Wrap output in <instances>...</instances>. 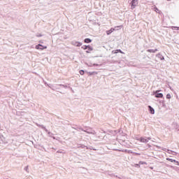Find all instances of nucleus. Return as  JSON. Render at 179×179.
Masks as SVG:
<instances>
[{
  "label": "nucleus",
  "mask_w": 179,
  "mask_h": 179,
  "mask_svg": "<svg viewBox=\"0 0 179 179\" xmlns=\"http://www.w3.org/2000/svg\"><path fill=\"white\" fill-rule=\"evenodd\" d=\"M90 46V45H84L81 46V48H82V50H87Z\"/></svg>",
  "instance_id": "5701e85b"
},
{
  "label": "nucleus",
  "mask_w": 179,
  "mask_h": 179,
  "mask_svg": "<svg viewBox=\"0 0 179 179\" xmlns=\"http://www.w3.org/2000/svg\"><path fill=\"white\" fill-rule=\"evenodd\" d=\"M92 51H93V48L92 47V45H90V46H88V48L87 49L85 52L87 54H90V52H92Z\"/></svg>",
  "instance_id": "a211bd4d"
},
{
  "label": "nucleus",
  "mask_w": 179,
  "mask_h": 179,
  "mask_svg": "<svg viewBox=\"0 0 179 179\" xmlns=\"http://www.w3.org/2000/svg\"><path fill=\"white\" fill-rule=\"evenodd\" d=\"M125 54L121 49H116L112 51V54Z\"/></svg>",
  "instance_id": "f8f14e48"
},
{
  "label": "nucleus",
  "mask_w": 179,
  "mask_h": 179,
  "mask_svg": "<svg viewBox=\"0 0 179 179\" xmlns=\"http://www.w3.org/2000/svg\"><path fill=\"white\" fill-rule=\"evenodd\" d=\"M151 139L152 137L141 136L139 138H137L136 141H138V142H141V143H148Z\"/></svg>",
  "instance_id": "7ed1b4c3"
},
{
  "label": "nucleus",
  "mask_w": 179,
  "mask_h": 179,
  "mask_svg": "<svg viewBox=\"0 0 179 179\" xmlns=\"http://www.w3.org/2000/svg\"><path fill=\"white\" fill-rule=\"evenodd\" d=\"M73 129H76L77 131H78V127H73Z\"/></svg>",
  "instance_id": "c03bdc74"
},
{
  "label": "nucleus",
  "mask_w": 179,
  "mask_h": 179,
  "mask_svg": "<svg viewBox=\"0 0 179 179\" xmlns=\"http://www.w3.org/2000/svg\"><path fill=\"white\" fill-rule=\"evenodd\" d=\"M155 12H156V13H160V10H159L158 8H157V7H155Z\"/></svg>",
  "instance_id": "c85d7f7f"
},
{
  "label": "nucleus",
  "mask_w": 179,
  "mask_h": 179,
  "mask_svg": "<svg viewBox=\"0 0 179 179\" xmlns=\"http://www.w3.org/2000/svg\"><path fill=\"white\" fill-rule=\"evenodd\" d=\"M167 1H171V0H167Z\"/></svg>",
  "instance_id": "de8ad7c7"
},
{
  "label": "nucleus",
  "mask_w": 179,
  "mask_h": 179,
  "mask_svg": "<svg viewBox=\"0 0 179 179\" xmlns=\"http://www.w3.org/2000/svg\"><path fill=\"white\" fill-rule=\"evenodd\" d=\"M39 43H43V41H40Z\"/></svg>",
  "instance_id": "49530a36"
},
{
  "label": "nucleus",
  "mask_w": 179,
  "mask_h": 179,
  "mask_svg": "<svg viewBox=\"0 0 179 179\" xmlns=\"http://www.w3.org/2000/svg\"><path fill=\"white\" fill-rule=\"evenodd\" d=\"M24 170L27 171V173H29V166H27L24 168Z\"/></svg>",
  "instance_id": "473e14b6"
},
{
  "label": "nucleus",
  "mask_w": 179,
  "mask_h": 179,
  "mask_svg": "<svg viewBox=\"0 0 179 179\" xmlns=\"http://www.w3.org/2000/svg\"><path fill=\"white\" fill-rule=\"evenodd\" d=\"M172 128H174L175 132H177V134H179V124L178 122H173L172 123Z\"/></svg>",
  "instance_id": "423d86ee"
},
{
  "label": "nucleus",
  "mask_w": 179,
  "mask_h": 179,
  "mask_svg": "<svg viewBox=\"0 0 179 179\" xmlns=\"http://www.w3.org/2000/svg\"><path fill=\"white\" fill-rule=\"evenodd\" d=\"M148 111L150 113V114H155V108H153V107H152V106H148Z\"/></svg>",
  "instance_id": "2eb2a0df"
},
{
  "label": "nucleus",
  "mask_w": 179,
  "mask_h": 179,
  "mask_svg": "<svg viewBox=\"0 0 179 179\" xmlns=\"http://www.w3.org/2000/svg\"><path fill=\"white\" fill-rule=\"evenodd\" d=\"M139 164H146V162L140 161Z\"/></svg>",
  "instance_id": "a19ab883"
},
{
  "label": "nucleus",
  "mask_w": 179,
  "mask_h": 179,
  "mask_svg": "<svg viewBox=\"0 0 179 179\" xmlns=\"http://www.w3.org/2000/svg\"><path fill=\"white\" fill-rule=\"evenodd\" d=\"M78 148H80V149L86 148L87 150H89V147H87V145H85L83 144H78Z\"/></svg>",
  "instance_id": "4468645a"
},
{
  "label": "nucleus",
  "mask_w": 179,
  "mask_h": 179,
  "mask_svg": "<svg viewBox=\"0 0 179 179\" xmlns=\"http://www.w3.org/2000/svg\"><path fill=\"white\" fill-rule=\"evenodd\" d=\"M123 26L122 25H119V26H116L113 29H115V30H120V29H122Z\"/></svg>",
  "instance_id": "b1692460"
},
{
  "label": "nucleus",
  "mask_w": 179,
  "mask_h": 179,
  "mask_svg": "<svg viewBox=\"0 0 179 179\" xmlns=\"http://www.w3.org/2000/svg\"><path fill=\"white\" fill-rule=\"evenodd\" d=\"M1 141H3V143H4V145H6V143H8V142L3 141V139H2V137H1Z\"/></svg>",
  "instance_id": "e433bc0d"
},
{
  "label": "nucleus",
  "mask_w": 179,
  "mask_h": 179,
  "mask_svg": "<svg viewBox=\"0 0 179 179\" xmlns=\"http://www.w3.org/2000/svg\"><path fill=\"white\" fill-rule=\"evenodd\" d=\"M36 36V37H43V34H37Z\"/></svg>",
  "instance_id": "f704fd0d"
},
{
  "label": "nucleus",
  "mask_w": 179,
  "mask_h": 179,
  "mask_svg": "<svg viewBox=\"0 0 179 179\" xmlns=\"http://www.w3.org/2000/svg\"><path fill=\"white\" fill-rule=\"evenodd\" d=\"M35 48L36 50H40L41 51H43V50H47V45H41V43H39L36 45Z\"/></svg>",
  "instance_id": "39448f33"
},
{
  "label": "nucleus",
  "mask_w": 179,
  "mask_h": 179,
  "mask_svg": "<svg viewBox=\"0 0 179 179\" xmlns=\"http://www.w3.org/2000/svg\"><path fill=\"white\" fill-rule=\"evenodd\" d=\"M156 57L159 58L161 61H164V56L162 55L160 53L157 54Z\"/></svg>",
  "instance_id": "aec40b11"
},
{
  "label": "nucleus",
  "mask_w": 179,
  "mask_h": 179,
  "mask_svg": "<svg viewBox=\"0 0 179 179\" xmlns=\"http://www.w3.org/2000/svg\"><path fill=\"white\" fill-rule=\"evenodd\" d=\"M85 72L86 71H85V70H80L79 71L80 75H82V76L85 75Z\"/></svg>",
  "instance_id": "cd10ccee"
},
{
  "label": "nucleus",
  "mask_w": 179,
  "mask_h": 179,
  "mask_svg": "<svg viewBox=\"0 0 179 179\" xmlns=\"http://www.w3.org/2000/svg\"><path fill=\"white\" fill-rule=\"evenodd\" d=\"M172 30H179V27L173 26L171 27Z\"/></svg>",
  "instance_id": "c756f323"
},
{
  "label": "nucleus",
  "mask_w": 179,
  "mask_h": 179,
  "mask_svg": "<svg viewBox=\"0 0 179 179\" xmlns=\"http://www.w3.org/2000/svg\"><path fill=\"white\" fill-rule=\"evenodd\" d=\"M157 51H158L157 48L147 50V52H150V53H152V54H155V52H157Z\"/></svg>",
  "instance_id": "6ab92c4d"
},
{
  "label": "nucleus",
  "mask_w": 179,
  "mask_h": 179,
  "mask_svg": "<svg viewBox=\"0 0 179 179\" xmlns=\"http://www.w3.org/2000/svg\"><path fill=\"white\" fill-rule=\"evenodd\" d=\"M36 127H38V128H41L42 129H45V126L40 124L38 123H36Z\"/></svg>",
  "instance_id": "4be33fe9"
},
{
  "label": "nucleus",
  "mask_w": 179,
  "mask_h": 179,
  "mask_svg": "<svg viewBox=\"0 0 179 179\" xmlns=\"http://www.w3.org/2000/svg\"><path fill=\"white\" fill-rule=\"evenodd\" d=\"M148 147L149 148H152V145H151L150 144H148Z\"/></svg>",
  "instance_id": "37998d69"
},
{
  "label": "nucleus",
  "mask_w": 179,
  "mask_h": 179,
  "mask_svg": "<svg viewBox=\"0 0 179 179\" xmlns=\"http://www.w3.org/2000/svg\"><path fill=\"white\" fill-rule=\"evenodd\" d=\"M72 45H74V47H81V45L83 44L81 42L79 41H72L71 42Z\"/></svg>",
  "instance_id": "6e6552de"
},
{
  "label": "nucleus",
  "mask_w": 179,
  "mask_h": 179,
  "mask_svg": "<svg viewBox=\"0 0 179 179\" xmlns=\"http://www.w3.org/2000/svg\"><path fill=\"white\" fill-rule=\"evenodd\" d=\"M115 150L116 152H124L125 153H129V155H131L132 153V150H127V149H125V150L116 149Z\"/></svg>",
  "instance_id": "9d476101"
},
{
  "label": "nucleus",
  "mask_w": 179,
  "mask_h": 179,
  "mask_svg": "<svg viewBox=\"0 0 179 179\" xmlns=\"http://www.w3.org/2000/svg\"><path fill=\"white\" fill-rule=\"evenodd\" d=\"M155 147L157 148L158 149H162V150H164L165 152H166V153H169V155H173V156H177L178 155V152L173 151L171 150H166V148H162V147L159 145H155Z\"/></svg>",
  "instance_id": "f03ea898"
},
{
  "label": "nucleus",
  "mask_w": 179,
  "mask_h": 179,
  "mask_svg": "<svg viewBox=\"0 0 179 179\" xmlns=\"http://www.w3.org/2000/svg\"><path fill=\"white\" fill-rule=\"evenodd\" d=\"M83 132H86V134H93V130H92V129L90 128H87V129H84V131H83Z\"/></svg>",
  "instance_id": "ddd939ff"
},
{
  "label": "nucleus",
  "mask_w": 179,
  "mask_h": 179,
  "mask_svg": "<svg viewBox=\"0 0 179 179\" xmlns=\"http://www.w3.org/2000/svg\"><path fill=\"white\" fill-rule=\"evenodd\" d=\"M131 9H135L136 6H138V3H139V0H129Z\"/></svg>",
  "instance_id": "20e7f679"
},
{
  "label": "nucleus",
  "mask_w": 179,
  "mask_h": 179,
  "mask_svg": "<svg viewBox=\"0 0 179 179\" xmlns=\"http://www.w3.org/2000/svg\"><path fill=\"white\" fill-rule=\"evenodd\" d=\"M89 149H90V150H94V151L97 150V149L93 148V146L88 147V150Z\"/></svg>",
  "instance_id": "2f4dec72"
},
{
  "label": "nucleus",
  "mask_w": 179,
  "mask_h": 179,
  "mask_svg": "<svg viewBox=\"0 0 179 179\" xmlns=\"http://www.w3.org/2000/svg\"><path fill=\"white\" fill-rule=\"evenodd\" d=\"M93 41V40L90 39V38H86L84 39V43L85 44H90V43H92Z\"/></svg>",
  "instance_id": "dca6fc26"
},
{
  "label": "nucleus",
  "mask_w": 179,
  "mask_h": 179,
  "mask_svg": "<svg viewBox=\"0 0 179 179\" xmlns=\"http://www.w3.org/2000/svg\"><path fill=\"white\" fill-rule=\"evenodd\" d=\"M59 87H63L64 89H71L72 90V87H68L67 85H64V84H57L56 85V89H59Z\"/></svg>",
  "instance_id": "0eeeda50"
},
{
  "label": "nucleus",
  "mask_w": 179,
  "mask_h": 179,
  "mask_svg": "<svg viewBox=\"0 0 179 179\" xmlns=\"http://www.w3.org/2000/svg\"><path fill=\"white\" fill-rule=\"evenodd\" d=\"M170 167H171V169H174L173 166H171Z\"/></svg>",
  "instance_id": "a18cd8bd"
},
{
  "label": "nucleus",
  "mask_w": 179,
  "mask_h": 179,
  "mask_svg": "<svg viewBox=\"0 0 179 179\" xmlns=\"http://www.w3.org/2000/svg\"><path fill=\"white\" fill-rule=\"evenodd\" d=\"M92 66H99V64L94 63V64H92Z\"/></svg>",
  "instance_id": "c9c22d12"
},
{
  "label": "nucleus",
  "mask_w": 179,
  "mask_h": 179,
  "mask_svg": "<svg viewBox=\"0 0 179 179\" xmlns=\"http://www.w3.org/2000/svg\"><path fill=\"white\" fill-rule=\"evenodd\" d=\"M131 155H133V156H141V153L139 152H133L131 153Z\"/></svg>",
  "instance_id": "393cba45"
},
{
  "label": "nucleus",
  "mask_w": 179,
  "mask_h": 179,
  "mask_svg": "<svg viewBox=\"0 0 179 179\" xmlns=\"http://www.w3.org/2000/svg\"><path fill=\"white\" fill-rule=\"evenodd\" d=\"M166 99H167L168 100H170V99H171V94H167L166 96Z\"/></svg>",
  "instance_id": "7c9ffc66"
},
{
  "label": "nucleus",
  "mask_w": 179,
  "mask_h": 179,
  "mask_svg": "<svg viewBox=\"0 0 179 179\" xmlns=\"http://www.w3.org/2000/svg\"><path fill=\"white\" fill-rule=\"evenodd\" d=\"M166 160H167L168 162H171V163H176V166H179V162L178 161L176 160V159H173L171 158L167 157L166 159Z\"/></svg>",
  "instance_id": "9b49d317"
},
{
  "label": "nucleus",
  "mask_w": 179,
  "mask_h": 179,
  "mask_svg": "<svg viewBox=\"0 0 179 179\" xmlns=\"http://www.w3.org/2000/svg\"><path fill=\"white\" fill-rule=\"evenodd\" d=\"M57 153H62V151H61V150H57Z\"/></svg>",
  "instance_id": "79ce46f5"
},
{
  "label": "nucleus",
  "mask_w": 179,
  "mask_h": 179,
  "mask_svg": "<svg viewBox=\"0 0 179 179\" xmlns=\"http://www.w3.org/2000/svg\"><path fill=\"white\" fill-rule=\"evenodd\" d=\"M113 31H115V29L110 28L109 30H107L106 31L107 36H110V34H111V33H113Z\"/></svg>",
  "instance_id": "f3484780"
},
{
  "label": "nucleus",
  "mask_w": 179,
  "mask_h": 179,
  "mask_svg": "<svg viewBox=\"0 0 179 179\" xmlns=\"http://www.w3.org/2000/svg\"><path fill=\"white\" fill-rule=\"evenodd\" d=\"M159 103L162 104V107H166V102L164 101V99H163L162 100H159Z\"/></svg>",
  "instance_id": "412c9836"
},
{
  "label": "nucleus",
  "mask_w": 179,
  "mask_h": 179,
  "mask_svg": "<svg viewBox=\"0 0 179 179\" xmlns=\"http://www.w3.org/2000/svg\"><path fill=\"white\" fill-rule=\"evenodd\" d=\"M48 134H49L50 138H52V139H55V136H52L54 134L51 133V131H49Z\"/></svg>",
  "instance_id": "a878e982"
},
{
  "label": "nucleus",
  "mask_w": 179,
  "mask_h": 179,
  "mask_svg": "<svg viewBox=\"0 0 179 179\" xmlns=\"http://www.w3.org/2000/svg\"><path fill=\"white\" fill-rule=\"evenodd\" d=\"M77 128H78V129H80V131H85V129H83L81 126H79Z\"/></svg>",
  "instance_id": "72a5a7b5"
},
{
  "label": "nucleus",
  "mask_w": 179,
  "mask_h": 179,
  "mask_svg": "<svg viewBox=\"0 0 179 179\" xmlns=\"http://www.w3.org/2000/svg\"><path fill=\"white\" fill-rule=\"evenodd\" d=\"M44 129L45 131L47 132V134H48L50 132V131H48V129H47V128L45 127V129Z\"/></svg>",
  "instance_id": "ea45409f"
},
{
  "label": "nucleus",
  "mask_w": 179,
  "mask_h": 179,
  "mask_svg": "<svg viewBox=\"0 0 179 179\" xmlns=\"http://www.w3.org/2000/svg\"><path fill=\"white\" fill-rule=\"evenodd\" d=\"M160 92H162V90L153 91L151 96H155L156 99H164V95H163V93H161Z\"/></svg>",
  "instance_id": "f257e3e1"
},
{
  "label": "nucleus",
  "mask_w": 179,
  "mask_h": 179,
  "mask_svg": "<svg viewBox=\"0 0 179 179\" xmlns=\"http://www.w3.org/2000/svg\"><path fill=\"white\" fill-rule=\"evenodd\" d=\"M87 66H89L90 68H92L93 66V64L92 63H90V64H87Z\"/></svg>",
  "instance_id": "58836bf2"
},
{
  "label": "nucleus",
  "mask_w": 179,
  "mask_h": 179,
  "mask_svg": "<svg viewBox=\"0 0 179 179\" xmlns=\"http://www.w3.org/2000/svg\"><path fill=\"white\" fill-rule=\"evenodd\" d=\"M48 134H49L50 138H52V139H55V136H52L54 134L51 133V131H49Z\"/></svg>",
  "instance_id": "bb28decb"
},
{
  "label": "nucleus",
  "mask_w": 179,
  "mask_h": 179,
  "mask_svg": "<svg viewBox=\"0 0 179 179\" xmlns=\"http://www.w3.org/2000/svg\"><path fill=\"white\" fill-rule=\"evenodd\" d=\"M85 73H87L88 76H94L95 75H97L99 73V72L85 71Z\"/></svg>",
  "instance_id": "1a4fd4ad"
},
{
  "label": "nucleus",
  "mask_w": 179,
  "mask_h": 179,
  "mask_svg": "<svg viewBox=\"0 0 179 179\" xmlns=\"http://www.w3.org/2000/svg\"><path fill=\"white\" fill-rule=\"evenodd\" d=\"M135 167L139 168V167H141V164L139 163L138 164H135Z\"/></svg>",
  "instance_id": "4c0bfd02"
}]
</instances>
